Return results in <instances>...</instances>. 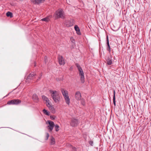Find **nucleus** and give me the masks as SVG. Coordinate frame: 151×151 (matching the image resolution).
I'll list each match as a JSON object with an SVG mask.
<instances>
[{"mask_svg": "<svg viewBox=\"0 0 151 151\" xmlns=\"http://www.w3.org/2000/svg\"><path fill=\"white\" fill-rule=\"evenodd\" d=\"M19 1H23V0H19Z\"/></svg>", "mask_w": 151, "mask_h": 151, "instance_id": "39", "label": "nucleus"}, {"mask_svg": "<svg viewBox=\"0 0 151 151\" xmlns=\"http://www.w3.org/2000/svg\"><path fill=\"white\" fill-rule=\"evenodd\" d=\"M78 119L74 118H72L71 119V122L70 123V126L72 127H76L78 125Z\"/></svg>", "mask_w": 151, "mask_h": 151, "instance_id": "3", "label": "nucleus"}, {"mask_svg": "<svg viewBox=\"0 0 151 151\" xmlns=\"http://www.w3.org/2000/svg\"><path fill=\"white\" fill-rule=\"evenodd\" d=\"M75 97L76 99L78 100H80L81 99V95L79 91H77L75 93Z\"/></svg>", "mask_w": 151, "mask_h": 151, "instance_id": "11", "label": "nucleus"}, {"mask_svg": "<svg viewBox=\"0 0 151 151\" xmlns=\"http://www.w3.org/2000/svg\"><path fill=\"white\" fill-rule=\"evenodd\" d=\"M106 44H107L106 49H107V50L109 52V53H110L111 52V48L110 47V46L109 44V40L108 36H107L106 37Z\"/></svg>", "mask_w": 151, "mask_h": 151, "instance_id": "10", "label": "nucleus"}, {"mask_svg": "<svg viewBox=\"0 0 151 151\" xmlns=\"http://www.w3.org/2000/svg\"><path fill=\"white\" fill-rule=\"evenodd\" d=\"M60 90L64 97H65V96L68 95V92L67 91L65 90L63 88H61Z\"/></svg>", "mask_w": 151, "mask_h": 151, "instance_id": "13", "label": "nucleus"}, {"mask_svg": "<svg viewBox=\"0 0 151 151\" xmlns=\"http://www.w3.org/2000/svg\"><path fill=\"white\" fill-rule=\"evenodd\" d=\"M54 126H55V131L56 132L58 131L59 130V125L56 124V125H54Z\"/></svg>", "mask_w": 151, "mask_h": 151, "instance_id": "23", "label": "nucleus"}, {"mask_svg": "<svg viewBox=\"0 0 151 151\" xmlns=\"http://www.w3.org/2000/svg\"><path fill=\"white\" fill-rule=\"evenodd\" d=\"M72 20H66L64 22V24L67 27H69L72 26L74 24Z\"/></svg>", "mask_w": 151, "mask_h": 151, "instance_id": "7", "label": "nucleus"}, {"mask_svg": "<svg viewBox=\"0 0 151 151\" xmlns=\"http://www.w3.org/2000/svg\"><path fill=\"white\" fill-rule=\"evenodd\" d=\"M34 63H34V67H35V66H36V62H34Z\"/></svg>", "mask_w": 151, "mask_h": 151, "instance_id": "36", "label": "nucleus"}, {"mask_svg": "<svg viewBox=\"0 0 151 151\" xmlns=\"http://www.w3.org/2000/svg\"><path fill=\"white\" fill-rule=\"evenodd\" d=\"M46 138H45V139L46 140H47L48 139L49 137V133H46Z\"/></svg>", "mask_w": 151, "mask_h": 151, "instance_id": "27", "label": "nucleus"}, {"mask_svg": "<svg viewBox=\"0 0 151 151\" xmlns=\"http://www.w3.org/2000/svg\"><path fill=\"white\" fill-rule=\"evenodd\" d=\"M32 99L35 102H37L39 101L38 96L36 94L33 95Z\"/></svg>", "mask_w": 151, "mask_h": 151, "instance_id": "14", "label": "nucleus"}, {"mask_svg": "<svg viewBox=\"0 0 151 151\" xmlns=\"http://www.w3.org/2000/svg\"><path fill=\"white\" fill-rule=\"evenodd\" d=\"M55 13L56 15L57 18H61L63 19H64L65 18V15L64 12L63 11L62 9L59 8L56 11Z\"/></svg>", "mask_w": 151, "mask_h": 151, "instance_id": "2", "label": "nucleus"}, {"mask_svg": "<svg viewBox=\"0 0 151 151\" xmlns=\"http://www.w3.org/2000/svg\"><path fill=\"white\" fill-rule=\"evenodd\" d=\"M48 108L51 111L52 113H54L55 112V110L53 106H49Z\"/></svg>", "mask_w": 151, "mask_h": 151, "instance_id": "18", "label": "nucleus"}, {"mask_svg": "<svg viewBox=\"0 0 151 151\" xmlns=\"http://www.w3.org/2000/svg\"><path fill=\"white\" fill-rule=\"evenodd\" d=\"M58 60L59 63L60 65H64L65 64V60L62 56H61L60 55H58Z\"/></svg>", "mask_w": 151, "mask_h": 151, "instance_id": "6", "label": "nucleus"}, {"mask_svg": "<svg viewBox=\"0 0 151 151\" xmlns=\"http://www.w3.org/2000/svg\"><path fill=\"white\" fill-rule=\"evenodd\" d=\"M81 103L83 105L85 104V102H84V100L83 99H82L81 100Z\"/></svg>", "mask_w": 151, "mask_h": 151, "instance_id": "29", "label": "nucleus"}, {"mask_svg": "<svg viewBox=\"0 0 151 151\" xmlns=\"http://www.w3.org/2000/svg\"><path fill=\"white\" fill-rule=\"evenodd\" d=\"M21 102V101L18 99H14L10 101V104L18 105Z\"/></svg>", "mask_w": 151, "mask_h": 151, "instance_id": "8", "label": "nucleus"}, {"mask_svg": "<svg viewBox=\"0 0 151 151\" xmlns=\"http://www.w3.org/2000/svg\"><path fill=\"white\" fill-rule=\"evenodd\" d=\"M55 139L53 137H51L50 144L52 145H54L55 144Z\"/></svg>", "mask_w": 151, "mask_h": 151, "instance_id": "21", "label": "nucleus"}, {"mask_svg": "<svg viewBox=\"0 0 151 151\" xmlns=\"http://www.w3.org/2000/svg\"><path fill=\"white\" fill-rule=\"evenodd\" d=\"M70 148L71 149V151H77V148L72 145H70Z\"/></svg>", "mask_w": 151, "mask_h": 151, "instance_id": "24", "label": "nucleus"}, {"mask_svg": "<svg viewBox=\"0 0 151 151\" xmlns=\"http://www.w3.org/2000/svg\"><path fill=\"white\" fill-rule=\"evenodd\" d=\"M75 65L77 67V68L78 69V70H80V69H82L78 63H76L75 64Z\"/></svg>", "mask_w": 151, "mask_h": 151, "instance_id": "25", "label": "nucleus"}, {"mask_svg": "<svg viewBox=\"0 0 151 151\" xmlns=\"http://www.w3.org/2000/svg\"><path fill=\"white\" fill-rule=\"evenodd\" d=\"M41 78L40 77V76L38 77V78L37 79L36 82H37L38 81H39L41 79Z\"/></svg>", "mask_w": 151, "mask_h": 151, "instance_id": "34", "label": "nucleus"}, {"mask_svg": "<svg viewBox=\"0 0 151 151\" xmlns=\"http://www.w3.org/2000/svg\"><path fill=\"white\" fill-rule=\"evenodd\" d=\"M50 93H51V96L56 103L58 102L60 100V96L59 93L56 91H53L50 90L49 91Z\"/></svg>", "mask_w": 151, "mask_h": 151, "instance_id": "1", "label": "nucleus"}, {"mask_svg": "<svg viewBox=\"0 0 151 151\" xmlns=\"http://www.w3.org/2000/svg\"><path fill=\"white\" fill-rule=\"evenodd\" d=\"M113 103L115 106H116L115 101V92L114 90L113 96Z\"/></svg>", "mask_w": 151, "mask_h": 151, "instance_id": "19", "label": "nucleus"}, {"mask_svg": "<svg viewBox=\"0 0 151 151\" xmlns=\"http://www.w3.org/2000/svg\"><path fill=\"white\" fill-rule=\"evenodd\" d=\"M7 104H9V101H8V102H7Z\"/></svg>", "mask_w": 151, "mask_h": 151, "instance_id": "38", "label": "nucleus"}, {"mask_svg": "<svg viewBox=\"0 0 151 151\" xmlns=\"http://www.w3.org/2000/svg\"><path fill=\"white\" fill-rule=\"evenodd\" d=\"M49 125L47 126V129L49 132H51L53 129L54 126V124L53 122L51 121H47Z\"/></svg>", "mask_w": 151, "mask_h": 151, "instance_id": "5", "label": "nucleus"}, {"mask_svg": "<svg viewBox=\"0 0 151 151\" xmlns=\"http://www.w3.org/2000/svg\"><path fill=\"white\" fill-rule=\"evenodd\" d=\"M13 14L12 12H10V18H12L13 17Z\"/></svg>", "mask_w": 151, "mask_h": 151, "instance_id": "35", "label": "nucleus"}, {"mask_svg": "<svg viewBox=\"0 0 151 151\" xmlns=\"http://www.w3.org/2000/svg\"><path fill=\"white\" fill-rule=\"evenodd\" d=\"M106 64L108 65H110L112 64L111 58H110L108 57L106 59Z\"/></svg>", "mask_w": 151, "mask_h": 151, "instance_id": "16", "label": "nucleus"}, {"mask_svg": "<svg viewBox=\"0 0 151 151\" xmlns=\"http://www.w3.org/2000/svg\"><path fill=\"white\" fill-rule=\"evenodd\" d=\"M36 75V74L34 72H32L26 77V80L29 79L30 80L32 79Z\"/></svg>", "mask_w": 151, "mask_h": 151, "instance_id": "9", "label": "nucleus"}, {"mask_svg": "<svg viewBox=\"0 0 151 151\" xmlns=\"http://www.w3.org/2000/svg\"><path fill=\"white\" fill-rule=\"evenodd\" d=\"M42 76V73H41L40 75V77L41 78Z\"/></svg>", "mask_w": 151, "mask_h": 151, "instance_id": "37", "label": "nucleus"}, {"mask_svg": "<svg viewBox=\"0 0 151 151\" xmlns=\"http://www.w3.org/2000/svg\"><path fill=\"white\" fill-rule=\"evenodd\" d=\"M47 58L46 56H45V60H44V62H45V63H46L47 62Z\"/></svg>", "mask_w": 151, "mask_h": 151, "instance_id": "32", "label": "nucleus"}, {"mask_svg": "<svg viewBox=\"0 0 151 151\" xmlns=\"http://www.w3.org/2000/svg\"><path fill=\"white\" fill-rule=\"evenodd\" d=\"M32 2L35 4H38L44 2L45 0H31Z\"/></svg>", "mask_w": 151, "mask_h": 151, "instance_id": "12", "label": "nucleus"}, {"mask_svg": "<svg viewBox=\"0 0 151 151\" xmlns=\"http://www.w3.org/2000/svg\"><path fill=\"white\" fill-rule=\"evenodd\" d=\"M74 28L76 32V33L78 35H81V33L80 32V29L79 27L77 25H76L74 27Z\"/></svg>", "mask_w": 151, "mask_h": 151, "instance_id": "15", "label": "nucleus"}, {"mask_svg": "<svg viewBox=\"0 0 151 151\" xmlns=\"http://www.w3.org/2000/svg\"><path fill=\"white\" fill-rule=\"evenodd\" d=\"M41 20L42 21L47 22L49 20V18L48 17H45L42 19Z\"/></svg>", "mask_w": 151, "mask_h": 151, "instance_id": "26", "label": "nucleus"}, {"mask_svg": "<svg viewBox=\"0 0 151 151\" xmlns=\"http://www.w3.org/2000/svg\"><path fill=\"white\" fill-rule=\"evenodd\" d=\"M42 97L44 100L46 101V102H48V101H50L48 98L45 96H42Z\"/></svg>", "mask_w": 151, "mask_h": 151, "instance_id": "20", "label": "nucleus"}, {"mask_svg": "<svg viewBox=\"0 0 151 151\" xmlns=\"http://www.w3.org/2000/svg\"><path fill=\"white\" fill-rule=\"evenodd\" d=\"M65 101L66 103L68 105H69L70 103V99L68 96V95L67 96H65V97H64Z\"/></svg>", "mask_w": 151, "mask_h": 151, "instance_id": "17", "label": "nucleus"}, {"mask_svg": "<svg viewBox=\"0 0 151 151\" xmlns=\"http://www.w3.org/2000/svg\"><path fill=\"white\" fill-rule=\"evenodd\" d=\"M55 116H51L50 119L52 120H54L55 119Z\"/></svg>", "mask_w": 151, "mask_h": 151, "instance_id": "31", "label": "nucleus"}, {"mask_svg": "<svg viewBox=\"0 0 151 151\" xmlns=\"http://www.w3.org/2000/svg\"><path fill=\"white\" fill-rule=\"evenodd\" d=\"M79 73V75L81 76L80 81L82 83H84L85 81V78L84 76V74L82 69L79 70H78Z\"/></svg>", "mask_w": 151, "mask_h": 151, "instance_id": "4", "label": "nucleus"}, {"mask_svg": "<svg viewBox=\"0 0 151 151\" xmlns=\"http://www.w3.org/2000/svg\"><path fill=\"white\" fill-rule=\"evenodd\" d=\"M89 144L93 146V142L92 141H90L89 142Z\"/></svg>", "mask_w": 151, "mask_h": 151, "instance_id": "30", "label": "nucleus"}, {"mask_svg": "<svg viewBox=\"0 0 151 151\" xmlns=\"http://www.w3.org/2000/svg\"><path fill=\"white\" fill-rule=\"evenodd\" d=\"M43 111L44 114H45L47 116H49L50 115V113L49 112H48L47 110H46L45 109H44L43 110Z\"/></svg>", "mask_w": 151, "mask_h": 151, "instance_id": "22", "label": "nucleus"}, {"mask_svg": "<svg viewBox=\"0 0 151 151\" xmlns=\"http://www.w3.org/2000/svg\"><path fill=\"white\" fill-rule=\"evenodd\" d=\"M6 15L7 17H9V11L6 14Z\"/></svg>", "mask_w": 151, "mask_h": 151, "instance_id": "33", "label": "nucleus"}, {"mask_svg": "<svg viewBox=\"0 0 151 151\" xmlns=\"http://www.w3.org/2000/svg\"><path fill=\"white\" fill-rule=\"evenodd\" d=\"M50 101H48V102H46L47 103V106L49 108V106H51V105L50 104Z\"/></svg>", "mask_w": 151, "mask_h": 151, "instance_id": "28", "label": "nucleus"}]
</instances>
